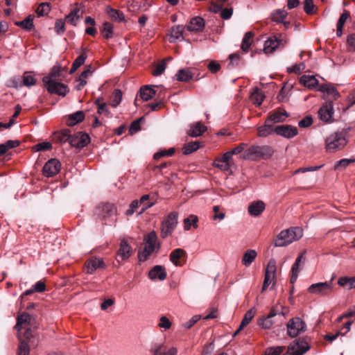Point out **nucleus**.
<instances>
[{"mask_svg":"<svg viewBox=\"0 0 355 355\" xmlns=\"http://www.w3.org/2000/svg\"><path fill=\"white\" fill-rule=\"evenodd\" d=\"M141 120H143V117H141V118L134 121L133 122H132L130 129H129V132L131 135L135 134L137 132H138L141 129L140 122Z\"/></svg>","mask_w":355,"mask_h":355,"instance_id":"obj_64","label":"nucleus"},{"mask_svg":"<svg viewBox=\"0 0 355 355\" xmlns=\"http://www.w3.org/2000/svg\"><path fill=\"white\" fill-rule=\"evenodd\" d=\"M105 264L101 258H92L85 263V270L88 274H93L98 268H105Z\"/></svg>","mask_w":355,"mask_h":355,"instance_id":"obj_21","label":"nucleus"},{"mask_svg":"<svg viewBox=\"0 0 355 355\" xmlns=\"http://www.w3.org/2000/svg\"><path fill=\"white\" fill-rule=\"evenodd\" d=\"M285 347L278 346L275 347H268L266 349L264 355H283Z\"/></svg>","mask_w":355,"mask_h":355,"instance_id":"obj_53","label":"nucleus"},{"mask_svg":"<svg viewBox=\"0 0 355 355\" xmlns=\"http://www.w3.org/2000/svg\"><path fill=\"white\" fill-rule=\"evenodd\" d=\"M257 252L254 250H248L242 258V263L246 267L249 266L256 259Z\"/></svg>","mask_w":355,"mask_h":355,"instance_id":"obj_36","label":"nucleus"},{"mask_svg":"<svg viewBox=\"0 0 355 355\" xmlns=\"http://www.w3.org/2000/svg\"><path fill=\"white\" fill-rule=\"evenodd\" d=\"M274 129L275 128H273L272 124L268 123V119H266L264 125L258 128V136L266 137L274 132Z\"/></svg>","mask_w":355,"mask_h":355,"instance_id":"obj_32","label":"nucleus"},{"mask_svg":"<svg viewBox=\"0 0 355 355\" xmlns=\"http://www.w3.org/2000/svg\"><path fill=\"white\" fill-rule=\"evenodd\" d=\"M254 33L251 31L246 32L242 40L241 49L243 52L247 53L252 44Z\"/></svg>","mask_w":355,"mask_h":355,"instance_id":"obj_38","label":"nucleus"},{"mask_svg":"<svg viewBox=\"0 0 355 355\" xmlns=\"http://www.w3.org/2000/svg\"><path fill=\"white\" fill-rule=\"evenodd\" d=\"M96 210L97 214L101 216L106 223L116 221V219L113 218V216L116 214V208L114 205L108 202L103 203L97 207Z\"/></svg>","mask_w":355,"mask_h":355,"instance_id":"obj_7","label":"nucleus"},{"mask_svg":"<svg viewBox=\"0 0 355 355\" xmlns=\"http://www.w3.org/2000/svg\"><path fill=\"white\" fill-rule=\"evenodd\" d=\"M338 284L347 289H352L355 288V277H340L338 280Z\"/></svg>","mask_w":355,"mask_h":355,"instance_id":"obj_41","label":"nucleus"},{"mask_svg":"<svg viewBox=\"0 0 355 355\" xmlns=\"http://www.w3.org/2000/svg\"><path fill=\"white\" fill-rule=\"evenodd\" d=\"M102 33H103V37L105 39H110L113 36V26L112 24L109 22H105L103 24Z\"/></svg>","mask_w":355,"mask_h":355,"instance_id":"obj_51","label":"nucleus"},{"mask_svg":"<svg viewBox=\"0 0 355 355\" xmlns=\"http://www.w3.org/2000/svg\"><path fill=\"white\" fill-rule=\"evenodd\" d=\"M255 313L256 311L254 309H251L245 313L244 317L239 327V331H241L245 327H246L250 322V321L254 317Z\"/></svg>","mask_w":355,"mask_h":355,"instance_id":"obj_45","label":"nucleus"},{"mask_svg":"<svg viewBox=\"0 0 355 355\" xmlns=\"http://www.w3.org/2000/svg\"><path fill=\"white\" fill-rule=\"evenodd\" d=\"M33 19H34V15H29L25 19L21 21H16L15 25L21 27V28L26 30V31H31L33 29L34 24H33Z\"/></svg>","mask_w":355,"mask_h":355,"instance_id":"obj_37","label":"nucleus"},{"mask_svg":"<svg viewBox=\"0 0 355 355\" xmlns=\"http://www.w3.org/2000/svg\"><path fill=\"white\" fill-rule=\"evenodd\" d=\"M349 12L345 10L343 13L340 16L336 28V35L338 37H340L343 34V27L346 22L347 19L349 17Z\"/></svg>","mask_w":355,"mask_h":355,"instance_id":"obj_34","label":"nucleus"},{"mask_svg":"<svg viewBox=\"0 0 355 355\" xmlns=\"http://www.w3.org/2000/svg\"><path fill=\"white\" fill-rule=\"evenodd\" d=\"M288 114L285 110H277L270 114L268 118V123H281L286 120Z\"/></svg>","mask_w":355,"mask_h":355,"instance_id":"obj_28","label":"nucleus"},{"mask_svg":"<svg viewBox=\"0 0 355 355\" xmlns=\"http://www.w3.org/2000/svg\"><path fill=\"white\" fill-rule=\"evenodd\" d=\"M206 130L207 127L201 122L198 121L189 125L187 134L191 137H197L201 136Z\"/></svg>","mask_w":355,"mask_h":355,"instance_id":"obj_23","label":"nucleus"},{"mask_svg":"<svg viewBox=\"0 0 355 355\" xmlns=\"http://www.w3.org/2000/svg\"><path fill=\"white\" fill-rule=\"evenodd\" d=\"M306 329L305 322L300 318L291 319L287 324L288 334L291 337H296Z\"/></svg>","mask_w":355,"mask_h":355,"instance_id":"obj_8","label":"nucleus"},{"mask_svg":"<svg viewBox=\"0 0 355 355\" xmlns=\"http://www.w3.org/2000/svg\"><path fill=\"white\" fill-rule=\"evenodd\" d=\"M171 326L172 323L166 316L163 315L159 318L158 327L160 329H163L166 331L171 329Z\"/></svg>","mask_w":355,"mask_h":355,"instance_id":"obj_56","label":"nucleus"},{"mask_svg":"<svg viewBox=\"0 0 355 355\" xmlns=\"http://www.w3.org/2000/svg\"><path fill=\"white\" fill-rule=\"evenodd\" d=\"M122 99V92L120 89H114L112 94V98L111 100L110 105L112 107H116L119 105Z\"/></svg>","mask_w":355,"mask_h":355,"instance_id":"obj_52","label":"nucleus"},{"mask_svg":"<svg viewBox=\"0 0 355 355\" xmlns=\"http://www.w3.org/2000/svg\"><path fill=\"white\" fill-rule=\"evenodd\" d=\"M83 14V12L81 10V6L79 4L76 3L75 7L66 16V21L67 23L76 26L78 20L82 17Z\"/></svg>","mask_w":355,"mask_h":355,"instance_id":"obj_20","label":"nucleus"},{"mask_svg":"<svg viewBox=\"0 0 355 355\" xmlns=\"http://www.w3.org/2000/svg\"><path fill=\"white\" fill-rule=\"evenodd\" d=\"M303 236V230L300 227H293L281 231L274 241L276 247L286 246L293 241H297Z\"/></svg>","mask_w":355,"mask_h":355,"instance_id":"obj_4","label":"nucleus"},{"mask_svg":"<svg viewBox=\"0 0 355 355\" xmlns=\"http://www.w3.org/2000/svg\"><path fill=\"white\" fill-rule=\"evenodd\" d=\"M276 272V261L274 259H270L267 265L265 272L264 281L262 286V291H265L268 286L271 284L275 278Z\"/></svg>","mask_w":355,"mask_h":355,"instance_id":"obj_15","label":"nucleus"},{"mask_svg":"<svg viewBox=\"0 0 355 355\" xmlns=\"http://www.w3.org/2000/svg\"><path fill=\"white\" fill-rule=\"evenodd\" d=\"M300 82L305 87L311 89L317 90V89L320 86L318 85V79H316V78L314 76L303 75L300 78Z\"/></svg>","mask_w":355,"mask_h":355,"instance_id":"obj_25","label":"nucleus"},{"mask_svg":"<svg viewBox=\"0 0 355 355\" xmlns=\"http://www.w3.org/2000/svg\"><path fill=\"white\" fill-rule=\"evenodd\" d=\"M309 348L310 347L306 341L296 339L288 345L286 354L289 355H303Z\"/></svg>","mask_w":355,"mask_h":355,"instance_id":"obj_10","label":"nucleus"},{"mask_svg":"<svg viewBox=\"0 0 355 355\" xmlns=\"http://www.w3.org/2000/svg\"><path fill=\"white\" fill-rule=\"evenodd\" d=\"M308 291L313 294L327 295L332 291V284L328 282L313 284L309 287Z\"/></svg>","mask_w":355,"mask_h":355,"instance_id":"obj_11","label":"nucleus"},{"mask_svg":"<svg viewBox=\"0 0 355 355\" xmlns=\"http://www.w3.org/2000/svg\"><path fill=\"white\" fill-rule=\"evenodd\" d=\"M155 95V90L150 86L145 85L140 89V96L144 101H148Z\"/></svg>","mask_w":355,"mask_h":355,"instance_id":"obj_40","label":"nucleus"},{"mask_svg":"<svg viewBox=\"0 0 355 355\" xmlns=\"http://www.w3.org/2000/svg\"><path fill=\"white\" fill-rule=\"evenodd\" d=\"M31 317L27 313H24L21 315L17 317V324L15 325V329L20 331L23 329H26L29 327L31 324Z\"/></svg>","mask_w":355,"mask_h":355,"instance_id":"obj_27","label":"nucleus"},{"mask_svg":"<svg viewBox=\"0 0 355 355\" xmlns=\"http://www.w3.org/2000/svg\"><path fill=\"white\" fill-rule=\"evenodd\" d=\"M144 248L138 254L140 262L146 261L150 254L159 250L160 243L157 241V236L155 231H151L144 236Z\"/></svg>","mask_w":355,"mask_h":355,"instance_id":"obj_5","label":"nucleus"},{"mask_svg":"<svg viewBox=\"0 0 355 355\" xmlns=\"http://www.w3.org/2000/svg\"><path fill=\"white\" fill-rule=\"evenodd\" d=\"M51 11V6L49 3H42L39 5L36 10L38 17L47 15Z\"/></svg>","mask_w":355,"mask_h":355,"instance_id":"obj_49","label":"nucleus"},{"mask_svg":"<svg viewBox=\"0 0 355 355\" xmlns=\"http://www.w3.org/2000/svg\"><path fill=\"white\" fill-rule=\"evenodd\" d=\"M178 223V214L176 211L169 213L162 221L160 236L166 239L171 236Z\"/></svg>","mask_w":355,"mask_h":355,"instance_id":"obj_6","label":"nucleus"},{"mask_svg":"<svg viewBox=\"0 0 355 355\" xmlns=\"http://www.w3.org/2000/svg\"><path fill=\"white\" fill-rule=\"evenodd\" d=\"M184 27L182 26H173L171 31L170 42H173L175 40H178L182 37Z\"/></svg>","mask_w":355,"mask_h":355,"instance_id":"obj_48","label":"nucleus"},{"mask_svg":"<svg viewBox=\"0 0 355 355\" xmlns=\"http://www.w3.org/2000/svg\"><path fill=\"white\" fill-rule=\"evenodd\" d=\"M87 54L83 52L73 62L72 67L69 71V73H73L82 64H84L87 59Z\"/></svg>","mask_w":355,"mask_h":355,"instance_id":"obj_47","label":"nucleus"},{"mask_svg":"<svg viewBox=\"0 0 355 355\" xmlns=\"http://www.w3.org/2000/svg\"><path fill=\"white\" fill-rule=\"evenodd\" d=\"M91 73L90 66H87L85 70L81 73L78 78L79 84L76 87L77 90H80L87 84V78Z\"/></svg>","mask_w":355,"mask_h":355,"instance_id":"obj_39","label":"nucleus"},{"mask_svg":"<svg viewBox=\"0 0 355 355\" xmlns=\"http://www.w3.org/2000/svg\"><path fill=\"white\" fill-rule=\"evenodd\" d=\"M319 119L324 123H331L333 121L334 105L329 101L323 105L318 110Z\"/></svg>","mask_w":355,"mask_h":355,"instance_id":"obj_12","label":"nucleus"},{"mask_svg":"<svg viewBox=\"0 0 355 355\" xmlns=\"http://www.w3.org/2000/svg\"><path fill=\"white\" fill-rule=\"evenodd\" d=\"M132 254V249L126 239L120 241L119 248L116 251V260L119 263L127 261Z\"/></svg>","mask_w":355,"mask_h":355,"instance_id":"obj_9","label":"nucleus"},{"mask_svg":"<svg viewBox=\"0 0 355 355\" xmlns=\"http://www.w3.org/2000/svg\"><path fill=\"white\" fill-rule=\"evenodd\" d=\"M272 321L271 320L270 318H268L266 317V318H260L258 321V324L259 326H260L261 327H262L263 329H270L272 326Z\"/></svg>","mask_w":355,"mask_h":355,"instance_id":"obj_60","label":"nucleus"},{"mask_svg":"<svg viewBox=\"0 0 355 355\" xmlns=\"http://www.w3.org/2000/svg\"><path fill=\"white\" fill-rule=\"evenodd\" d=\"M305 69V65L302 62L296 63L291 67L287 68V71L289 73H300Z\"/></svg>","mask_w":355,"mask_h":355,"instance_id":"obj_57","label":"nucleus"},{"mask_svg":"<svg viewBox=\"0 0 355 355\" xmlns=\"http://www.w3.org/2000/svg\"><path fill=\"white\" fill-rule=\"evenodd\" d=\"M89 141L90 138L87 134L78 132L72 135L70 145L75 148H82L87 146Z\"/></svg>","mask_w":355,"mask_h":355,"instance_id":"obj_17","label":"nucleus"},{"mask_svg":"<svg viewBox=\"0 0 355 355\" xmlns=\"http://www.w3.org/2000/svg\"><path fill=\"white\" fill-rule=\"evenodd\" d=\"M175 153L173 148H169L168 150H160L155 153L153 158L155 159H159L164 156H172Z\"/></svg>","mask_w":355,"mask_h":355,"instance_id":"obj_59","label":"nucleus"},{"mask_svg":"<svg viewBox=\"0 0 355 355\" xmlns=\"http://www.w3.org/2000/svg\"><path fill=\"white\" fill-rule=\"evenodd\" d=\"M355 159H343L336 162L334 169H343L348 166L350 164L354 163Z\"/></svg>","mask_w":355,"mask_h":355,"instance_id":"obj_55","label":"nucleus"},{"mask_svg":"<svg viewBox=\"0 0 355 355\" xmlns=\"http://www.w3.org/2000/svg\"><path fill=\"white\" fill-rule=\"evenodd\" d=\"M213 166L223 171H227L230 170L227 164L223 162V160L221 157L216 158L214 161Z\"/></svg>","mask_w":355,"mask_h":355,"instance_id":"obj_58","label":"nucleus"},{"mask_svg":"<svg viewBox=\"0 0 355 355\" xmlns=\"http://www.w3.org/2000/svg\"><path fill=\"white\" fill-rule=\"evenodd\" d=\"M150 352L153 355H177L178 350L175 347H168L164 343H155Z\"/></svg>","mask_w":355,"mask_h":355,"instance_id":"obj_13","label":"nucleus"},{"mask_svg":"<svg viewBox=\"0 0 355 355\" xmlns=\"http://www.w3.org/2000/svg\"><path fill=\"white\" fill-rule=\"evenodd\" d=\"M148 276L150 279H159V280H164L166 277V272L163 266L157 265L149 271Z\"/></svg>","mask_w":355,"mask_h":355,"instance_id":"obj_26","label":"nucleus"},{"mask_svg":"<svg viewBox=\"0 0 355 355\" xmlns=\"http://www.w3.org/2000/svg\"><path fill=\"white\" fill-rule=\"evenodd\" d=\"M315 5L313 4V0H305L304 2V10L308 15H312L314 13Z\"/></svg>","mask_w":355,"mask_h":355,"instance_id":"obj_62","label":"nucleus"},{"mask_svg":"<svg viewBox=\"0 0 355 355\" xmlns=\"http://www.w3.org/2000/svg\"><path fill=\"white\" fill-rule=\"evenodd\" d=\"M205 23L203 18L200 17H195L192 18L188 25L187 26V29L189 31H201L205 27Z\"/></svg>","mask_w":355,"mask_h":355,"instance_id":"obj_24","label":"nucleus"},{"mask_svg":"<svg viewBox=\"0 0 355 355\" xmlns=\"http://www.w3.org/2000/svg\"><path fill=\"white\" fill-rule=\"evenodd\" d=\"M325 150L329 153H334L343 150L347 145V132L338 130L330 133L325 138Z\"/></svg>","mask_w":355,"mask_h":355,"instance_id":"obj_2","label":"nucleus"},{"mask_svg":"<svg viewBox=\"0 0 355 355\" xmlns=\"http://www.w3.org/2000/svg\"><path fill=\"white\" fill-rule=\"evenodd\" d=\"M193 73L189 69H180L177 74V80L180 82H187L193 78Z\"/></svg>","mask_w":355,"mask_h":355,"instance_id":"obj_46","label":"nucleus"},{"mask_svg":"<svg viewBox=\"0 0 355 355\" xmlns=\"http://www.w3.org/2000/svg\"><path fill=\"white\" fill-rule=\"evenodd\" d=\"M105 10L106 13L108 15L111 19L118 22H121L125 20V16L122 12L113 9L110 6H107Z\"/></svg>","mask_w":355,"mask_h":355,"instance_id":"obj_31","label":"nucleus"},{"mask_svg":"<svg viewBox=\"0 0 355 355\" xmlns=\"http://www.w3.org/2000/svg\"><path fill=\"white\" fill-rule=\"evenodd\" d=\"M282 35L278 37L274 35L267 40L264 43L263 51L265 53H273L279 46L284 45L283 43Z\"/></svg>","mask_w":355,"mask_h":355,"instance_id":"obj_18","label":"nucleus"},{"mask_svg":"<svg viewBox=\"0 0 355 355\" xmlns=\"http://www.w3.org/2000/svg\"><path fill=\"white\" fill-rule=\"evenodd\" d=\"M317 91L327 93L329 96H331L334 99H337L340 96L339 92L336 87L330 84H323L318 87Z\"/></svg>","mask_w":355,"mask_h":355,"instance_id":"obj_29","label":"nucleus"},{"mask_svg":"<svg viewBox=\"0 0 355 355\" xmlns=\"http://www.w3.org/2000/svg\"><path fill=\"white\" fill-rule=\"evenodd\" d=\"M65 23L64 21L60 19H57L55 23V31L57 33L58 35H62L64 33L65 31Z\"/></svg>","mask_w":355,"mask_h":355,"instance_id":"obj_63","label":"nucleus"},{"mask_svg":"<svg viewBox=\"0 0 355 355\" xmlns=\"http://www.w3.org/2000/svg\"><path fill=\"white\" fill-rule=\"evenodd\" d=\"M71 136L72 135H71V131L69 130H62L59 134V139L61 142L69 141L70 144Z\"/></svg>","mask_w":355,"mask_h":355,"instance_id":"obj_61","label":"nucleus"},{"mask_svg":"<svg viewBox=\"0 0 355 355\" xmlns=\"http://www.w3.org/2000/svg\"><path fill=\"white\" fill-rule=\"evenodd\" d=\"M149 196L148 195L143 196L139 201V205H141V210L139 212V214L144 212L147 209L153 206L152 202H148Z\"/></svg>","mask_w":355,"mask_h":355,"instance_id":"obj_50","label":"nucleus"},{"mask_svg":"<svg viewBox=\"0 0 355 355\" xmlns=\"http://www.w3.org/2000/svg\"><path fill=\"white\" fill-rule=\"evenodd\" d=\"M61 164L57 159H49L43 167L44 176L50 178L56 175L60 170Z\"/></svg>","mask_w":355,"mask_h":355,"instance_id":"obj_16","label":"nucleus"},{"mask_svg":"<svg viewBox=\"0 0 355 355\" xmlns=\"http://www.w3.org/2000/svg\"><path fill=\"white\" fill-rule=\"evenodd\" d=\"M200 148V143L199 141H191L185 144L182 148L184 155H189L196 151Z\"/></svg>","mask_w":355,"mask_h":355,"instance_id":"obj_43","label":"nucleus"},{"mask_svg":"<svg viewBox=\"0 0 355 355\" xmlns=\"http://www.w3.org/2000/svg\"><path fill=\"white\" fill-rule=\"evenodd\" d=\"M62 71L60 66H54L49 74L42 78V82L49 93L65 96L69 90L68 87L62 83Z\"/></svg>","mask_w":355,"mask_h":355,"instance_id":"obj_1","label":"nucleus"},{"mask_svg":"<svg viewBox=\"0 0 355 355\" xmlns=\"http://www.w3.org/2000/svg\"><path fill=\"white\" fill-rule=\"evenodd\" d=\"M266 205L261 200H257L249 205L248 210L250 216H258L265 210Z\"/></svg>","mask_w":355,"mask_h":355,"instance_id":"obj_22","label":"nucleus"},{"mask_svg":"<svg viewBox=\"0 0 355 355\" xmlns=\"http://www.w3.org/2000/svg\"><path fill=\"white\" fill-rule=\"evenodd\" d=\"M198 218L195 215H190L189 217L184 219V229L188 231L191 229V226L196 229L198 228Z\"/></svg>","mask_w":355,"mask_h":355,"instance_id":"obj_42","label":"nucleus"},{"mask_svg":"<svg viewBox=\"0 0 355 355\" xmlns=\"http://www.w3.org/2000/svg\"><path fill=\"white\" fill-rule=\"evenodd\" d=\"M274 153L273 149L267 145L252 146L246 149L241 157L246 160L256 161L259 159H266L270 158Z\"/></svg>","mask_w":355,"mask_h":355,"instance_id":"obj_3","label":"nucleus"},{"mask_svg":"<svg viewBox=\"0 0 355 355\" xmlns=\"http://www.w3.org/2000/svg\"><path fill=\"white\" fill-rule=\"evenodd\" d=\"M306 251L302 252L299 256L297 257L295 263H293L292 268H291V272L292 275L291 277V283L293 284L296 282L298 275L300 272L301 268L300 266H303L306 260L305 257Z\"/></svg>","mask_w":355,"mask_h":355,"instance_id":"obj_19","label":"nucleus"},{"mask_svg":"<svg viewBox=\"0 0 355 355\" xmlns=\"http://www.w3.org/2000/svg\"><path fill=\"white\" fill-rule=\"evenodd\" d=\"M85 119V113L83 111H78L68 117L67 124L69 126H73L76 124L83 121Z\"/></svg>","mask_w":355,"mask_h":355,"instance_id":"obj_33","label":"nucleus"},{"mask_svg":"<svg viewBox=\"0 0 355 355\" xmlns=\"http://www.w3.org/2000/svg\"><path fill=\"white\" fill-rule=\"evenodd\" d=\"M186 254V252L181 249L177 248L173 250L170 254V261L176 266H181L180 259Z\"/></svg>","mask_w":355,"mask_h":355,"instance_id":"obj_30","label":"nucleus"},{"mask_svg":"<svg viewBox=\"0 0 355 355\" xmlns=\"http://www.w3.org/2000/svg\"><path fill=\"white\" fill-rule=\"evenodd\" d=\"M274 132L286 139H291L298 134V130L291 125H281L275 128Z\"/></svg>","mask_w":355,"mask_h":355,"instance_id":"obj_14","label":"nucleus"},{"mask_svg":"<svg viewBox=\"0 0 355 355\" xmlns=\"http://www.w3.org/2000/svg\"><path fill=\"white\" fill-rule=\"evenodd\" d=\"M264 94L261 90L255 88L250 95L251 101L257 106H260L264 99Z\"/></svg>","mask_w":355,"mask_h":355,"instance_id":"obj_35","label":"nucleus"},{"mask_svg":"<svg viewBox=\"0 0 355 355\" xmlns=\"http://www.w3.org/2000/svg\"><path fill=\"white\" fill-rule=\"evenodd\" d=\"M30 347L27 342L21 340L17 349V355H29Z\"/></svg>","mask_w":355,"mask_h":355,"instance_id":"obj_54","label":"nucleus"},{"mask_svg":"<svg viewBox=\"0 0 355 355\" xmlns=\"http://www.w3.org/2000/svg\"><path fill=\"white\" fill-rule=\"evenodd\" d=\"M94 104L97 106L98 114L101 115H104L108 116L110 114V112L107 107V105L106 103L103 102L101 98H98L95 101Z\"/></svg>","mask_w":355,"mask_h":355,"instance_id":"obj_44","label":"nucleus"}]
</instances>
